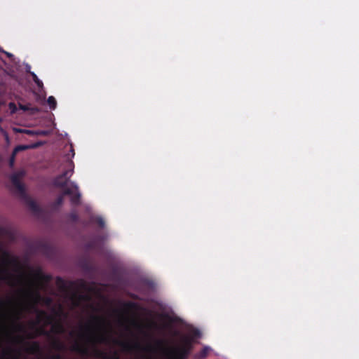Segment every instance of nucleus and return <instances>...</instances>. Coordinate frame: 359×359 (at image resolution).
<instances>
[{"instance_id":"nucleus-1","label":"nucleus","mask_w":359,"mask_h":359,"mask_svg":"<svg viewBox=\"0 0 359 359\" xmlns=\"http://www.w3.org/2000/svg\"><path fill=\"white\" fill-rule=\"evenodd\" d=\"M109 325L107 320L99 316H91L90 321L81 329L85 330L87 334L85 335L88 342L93 344L92 355L97 358L109 359V355L97 348L95 345L98 343H108L109 337L107 334L106 328Z\"/></svg>"},{"instance_id":"nucleus-5","label":"nucleus","mask_w":359,"mask_h":359,"mask_svg":"<svg viewBox=\"0 0 359 359\" xmlns=\"http://www.w3.org/2000/svg\"><path fill=\"white\" fill-rule=\"evenodd\" d=\"M113 343L114 344L120 346L126 351H143L151 353H156L157 351V348L162 347L163 345L162 341H157L156 346L148 344L144 347L142 346L141 344L137 341L134 343H130L127 341H120L118 339H114Z\"/></svg>"},{"instance_id":"nucleus-33","label":"nucleus","mask_w":359,"mask_h":359,"mask_svg":"<svg viewBox=\"0 0 359 359\" xmlns=\"http://www.w3.org/2000/svg\"><path fill=\"white\" fill-rule=\"evenodd\" d=\"M10 302H11V301H10V300H9L8 302H7L1 301V306H4V305L6 304V303H10Z\"/></svg>"},{"instance_id":"nucleus-21","label":"nucleus","mask_w":359,"mask_h":359,"mask_svg":"<svg viewBox=\"0 0 359 359\" xmlns=\"http://www.w3.org/2000/svg\"><path fill=\"white\" fill-rule=\"evenodd\" d=\"M27 148H28V147L25 145H18L15 147L13 151V155H16L19 151L25 150Z\"/></svg>"},{"instance_id":"nucleus-23","label":"nucleus","mask_w":359,"mask_h":359,"mask_svg":"<svg viewBox=\"0 0 359 359\" xmlns=\"http://www.w3.org/2000/svg\"><path fill=\"white\" fill-rule=\"evenodd\" d=\"M8 108L11 110V114H15L17 111V106L14 102H10L8 104Z\"/></svg>"},{"instance_id":"nucleus-18","label":"nucleus","mask_w":359,"mask_h":359,"mask_svg":"<svg viewBox=\"0 0 359 359\" xmlns=\"http://www.w3.org/2000/svg\"><path fill=\"white\" fill-rule=\"evenodd\" d=\"M34 82L36 83L38 88H42L43 86V82L38 78L36 74L34 72H30Z\"/></svg>"},{"instance_id":"nucleus-22","label":"nucleus","mask_w":359,"mask_h":359,"mask_svg":"<svg viewBox=\"0 0 359 359\" xmlns=\"http://www.w3.org/2000/svg\"><path fill=\"white\" fill-rule=\"evenodd\" d=\"M73 297H78L79 300H86V299H88L89 297L88 295H84V294H77L76 292H74L73 294Z\"/></svg>"},{"instance_id":"nucleus-26","label":"nucleus","mask_w":359,"mask_h":359,"mask_svg":"<svg viewBox=\"0 0 359 359\" xmlns=\"http://www.w3.org/2000/svg\"><path fill=\"white\" fill-rule=\"evenodd\" d=\"M48 359H63V358L60 354L57 353L48 356Z\"/></svg>"},{"instance_id":"nucleus-6","label":"nucleus","mask_w":359,"mask_h":359,"mask_svg":"<svg viewBox=\"0 0 359 359\" xmlns=\"http://www.w3.org/2000/svg\"><path fill=\"white\" fill-rule=\"evenodd\" d=\"M67 169L65 170L62 174L55 177L53 180V184L56 187L65 188L72 176L74 171V163L72 161H68L67 163Z\"/></svg>"},{"instance_id":"nucleus-2","label":"nucleus","mask_w":359,"mask_h":359,"mask_svg":"<svg viewBox=\"0 0 359 359\" xmlns=\"http://www.w3.org/2000/svg\"><path fill=\"white\" fill-rule=\"evenodd\" d=\"M201 335V332L196 328L191 329L188 334L182 335L177 344L163 350L165 359H187L195 340Z\"/></svg>"},{"instance_id":"nucleus-13","label":"nucleus","mask_w":359,"mask_h":359,"mask_svg":"<svg viewBox=\"0 0 359 359\" xmlns=\"http://www.w3.org/2000/svg\"><path fill=\"white\" fill-rule=\"evenodd\" d=\"M39 335H43V336L49 337L50 334L43 327H38L36 330V334L35 335H34L32 334H28L27 335V337L28 339H34V337H36V336H39Z\"/></svg>"},{"instance_id":"nucleus-14","label":"nucleus","mask_w":359,"mask_h":359,"mask_svg":"<svg viewBox=\"0 0 359 359\" xmlns=\"http://www.w3.org/2000/svg\"><path fill=\"white\" fill-rule=\"evenodd\" d=\"M210 351V348L208 346H204L198 353L195 354V359H203L205 358L209 353Z\"/></svg>"},{"instance_id":"nucleus-25","label":"nucleus","mask_w":359,"mask_h":359,"mask_svg":"<svg viewBox=\"0 0 359 359\" xmlns=\"http://www.w3.org/2000/svg\"><path fill=\"white\" fill-rule=\"evenodd\" d=\"M15 156L16 155H13V151L12 154H11V156L10 157V159H9V166L11 168L13 167V165H14Z\"/></svg>"},{"instance_id":"nucleus-20","label":"nucleus","mask_w":359,"mask_h":359,"mask_svg":"<svg viewBox=\"0 0 359 359\" xmlns=\"http://www.w3.org/2000/svg\"><path fill=\"white\" fill-rule=\"evenodd\" d=\"M68 217H69V220L73 222H76L79 219V215H77V213L76 212H70L68 215Z\"/></svg>"},{"instance_id":"nucleus-31","label":"nucleus","mask_w":359,"mask_h":359,"mask_svg":"<svg viewBox=\"0 0 359 359\" xmlns=\"http://www.w3.org/2000/svg\"><path fill=\"white\" fill-rule=\"evenodd\" d=\"M45 303H46V304H47V305H50V304L52 303V299H51V298H50V297H47V298H46V299H45Z\"/></svg>"},{"instance_id":"nucleus-35","label":"nucleus","mask_w":359,"mask_h":359,"mask_svg":"<svg viewBox=\"0 0 359 359\" xmlns=\"http://www.w3.org/2000/svg\"><path fill=\"white\" fill-rule=\"evenodd\" d=\"M41 134H42V135H46V132H45V131H42V132L41 133Z\"/></svg>"},{"instance_id":"nucleus-16","label":"nucleus","mask_w":359,"mask_h":359,"mask_svg":"<svg viewBox=\"0 0 359 359\" xmlns=\"http://www.w3.org/2000/svg\"><path fill=\"white\" fill-rule=\"evenodd\" d=\"M12 278L11 274L9 273L8 270L4 268H0V280H10Z\"/></svg>"},{"instance_id":"nucleus-37","label":"nucleus","mask_w":359,"mask_h":359,"mask_svg":"<svg viewBox=\"0 0 359 359\" xmlns=\"http://www.w3.org/2000/svg\"><path fill=\"white\" fill-rule=\"evenodd\" d=\"M14 359H18L17 358H15Z\"/></svg>"},{"instance_id":"nucleus-17","label":"nucleus","mask_w":359,"mask_h":359,"mask_svg":"<svg viewBox=\"0 0 359 359\" xmlns=\"http://www.w3.org/2000/svg\"><path fill=\"white\" fill-rule=\"evenodd\" d=\"M36 278L40 280V281H43V282H46V283H48L50 280V278L51 277L50 276H48V275H44L41 272H39L36 275Z\"/></svg>"},{"instance_id":"nucleus-3","label":"nucleus","mask_w":359,"mask_h":359,"mask_svg":"<svg viewBox=\"0 0 359 359\" xmlns=\"http://www.w3.org/2000/svg\"><path fill=\"white\" fill-rule=\"evenodd\" d=\"M36 313V320L35 322H32V326H36L41 322H44L46 325H50L51 332L54 334H62L65 332V329L64 325L60 322H54L55 318L52 315H49L47 312L43 310H39L35 309Z\"/></svg>"},{"instance_id":"nucleus-8","label":"nucleus","mask_w":359,"mask_h":359,"mask_svg":"<svg viewBox=\"0 0 359 359\" xmlns=\"http://www.w3.org/2000/svg\"><path fill=\"white\" fill-rule=\"evenodd\" d=\"M15 342L18 344H27L28 347L26 348V351L29 353L36 354L41 351V346L39 342L33 341L32 343L26 342L23 337H17L15 338Z\"/></svg>"},{"instance_id":"nucleus-34","label":"nucleus","mask_w":359,"mask_h":359,"mask_svg":"<svg viewBox=\"0 0 359 359\" xmlns=\"http://www.w3.org/2000/svg\"><path fill=\"white\" fill-rule=\"evenodd\" d=\"M80 282H81V287H84L85 286V283L83 280H80Z\"/></svg>"},{"instance_id":"nucleus-32","label":"nucleus","mask_w":359,"mask_h":359,"mask_svg":"<svg viewBox=\"0 0 359 359\" xmlns=\"http://www.w3.org/2000/svg\"><path fill=\"white\" fill-rule=\"evenodd\" d=\"M0 52L5 53L8 57H11L13 56V55L11 53L4 51V50L1 49V47H0Z\"/></svg>"},{"instance_id":"nucleus-30","label":"nucleus","mask_w":359,"mask_h":359,"mask_svg":"<svg viewBox=\"0 0 359 359\" xmlns=\"http://www.w3.org/2000/svg\"><path fill=\"white\" fill-rule=\"evenodd\" d=\"M126 306L128 308H133L135 306V304L133 303V302H128V303L126 304Z\"/></svg>"},{"instance_id":"nucleus-36","label":"nucleus","mask_w":359,"mask_h":359,"mask_svg":"<svg viewBox=\"0 0 359 359\" xmlns=\"http://www.w3.org/2000/svg\"><path fill=\"white\" fill-rule=\"evenodd\" d=\"M72 151L73 152V156L74 155V149H72Z\"/></svg>"},{"instance_id":"nucleus-12","label":"nucleus","mask_w":359,"mask_h":359,"mask_svg":"<svg viewBox=\"0 0 359 359\" xmlns=\"http://www.w3.org/2000/svg\"><path fill=\"white\" fill-rule=\"evenodd\" d=\"M53 348L56 351H62L65 350V345L58 339H53L51 343Z\"/></svg>"},{"instance_id":"nucleus-11","label":"nucleus","mask_w":359,"mask_h":359,"mask_svg":"<svg viewBox=\"0 0 359 359\" xmlns=\"http://www.w3.org/2000/svg\"><path fill=\"white\" fill-rule=\"evenodd\" d=\"M19 108L20 109L24 111H30L31 114H36L39 111V109L37 107H31L30 104H19Z\"/></svg>"},{"instance_id":"nucleus-29","label":"nucleus","mask_w":359,"mask_h":359,"mask_svg":"<svg viewBox=\"0 0 359 359\" xmlns=\"http://www.w3.org/2000/svg\"><path fill=\"white\" fill-rule=\"evenodd\" d=\"M15 327H16V330L20 332H22L25 330L24 327L20 324L16 325Z\"/></svg>"},{"instance_id":"nucleus-10","label":"nucleus","mask_w":359,"mask_h":359,"mask_svg":"<svg viewBox=\"0 0 359 359\" xmlns=\"http://www.w3.org/2000/svg\"><path fill=\"white\" fill-rule=\"evenodd\" d=\"M72 351L76 352L82 355L88 356L90 355L89 348L84 345L76 341L71 347Z\"/></svg>"},{"instance_id":"nucleus-27","label":"nucleus","mask_w":359,"mask_h":359,"mask_svg":"<svg viewBox=\"0 0 359 359\" xmlns=\"http://www.w3.org/2000/svg\"><path fill=\"white\" fill-rule=\"evenodd\" d=\"M109 359H120L119 354L116 351H114L111 355H109Z\"/></svg>"},{"instance_id":"nucleus-19","label":"nucleus","mask_w":359,"mask_h":359,"mask_svg":"<svg viewBox=\"0 0 359 359\" xmlns=\"http://www.w3.org/2000/svg\"><path fill=\"white\" fill-rule=\"evenodd\" d=\"M48 104L51 109H55L57 106V102L53 96H49L47 100Z\"/></svg>"},{"instance_id":"nucleus-24","label":"nucleus","mask_w":359,"mask_h":359,"mask_svg":"<svg viewBox=\"0 0 359 359\" xmlns=\"http://www.w3.org/2000/svg\"><path fill=\"white\" fill-rule=\"evenodd\" d=\"M28 293L30 295L34 296L36 297V302H38L39 301V299H41V295L38 291L29 292Z\"/></svg>"},{"instance_id":"nucleus-7","label":"nucleus","mask_w":359,"mask_h":359,"mask_svg":"<svg viewBox=\"0 0 359 359\" xmlns=\"http://www.w3.org/2000/svg\"><path fill=\"white\" fill-rule=\"evenodd\" d=\"M24 175V171H18L13 173L11 176V181L13 185L21 195H25V187L23 184L21 182V179L23 177Z\"/></svg>"},{"instance_id":"nucleus-28","label":"nucleus","mask_w":359,"mask_h":359,"mask_svg":"<svg viewBox=\"0 0 359 359\" xmlns=\"http://www.w3.org/2000/svg\"><path fill=\"white\" fill-rule=\"evenodd\" d=\"M97 224L99 225V226L100 227H104V221L103 219L99 217L97 219Z\"/></svg>"},{"instance_id":"nucleus-9","label":"nucleus","mask_w":359,"mask_h":359,"mask_svg":"<svg viewBox=\"0 0 359 359\" xmlns=\"http://www.w3.org/2000/svg\"><path fill=\"white\" fill-rule=\"evenodd\" d=\"M56 284L62 291H67L75 287L76 282L70 281L67 283L62 278L57 277L56 279Z\"/></svg>"},{"instance_id":"nucleus-15","label":"nucleus","mask_w":359,"mask_h":359,"mask_svg":"<svg viewBox=\"0 0 359 359\" xmlns=\"http://www.w3.org/2000/svg\"><path fill=\"white\" fill-rule=\"evenodd\" d=\"M26 201H27V204L28 205L29 209L32 212H36V213H38L40 212L39 206L34 200L29 198L26 200Z\"/></svg>"},{"instance_id":"nucleus-4","label":"nucleus","mask_w":359,"mask_h":359,"mask_svg":"<svg viewBox=\"0 0 359 359\" xmlns=\"http://www.w3.org/2000/svg\"><path fill=\"white\" fill-rule=\"evenodd\" d=\"M66 195L71 196L70 201L73 205H79L80 204L81 194L79 191V187L74 182H71V188L64 189L62 194L53 202V208L56 209L61 206L64 201V196Z\"/></svg>"}]
</instances>
